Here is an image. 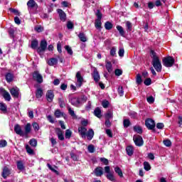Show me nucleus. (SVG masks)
<instances>
[{"instance_id": "1", "label": "nucleus", "mask_w": 182, "mask_h": 182, "mask_svg": "<svg viewBox=\"0 0 182 182\" xmlns=\"http://www.w3.org/2000/svg\"><path fill=\"white\" fill-rule=\"evenodd\" d=\"M151 58H152V65L156 72H161V62L157 56V53L154 52V50H151Z\"/></svg>"}, {"instance_id": "2", "label": "nucleus", "mask_w": 182, "mask_h": 182, "mask_svg": "<svg viewBox=\"0 0 182 182\" xmlns=\"http://www.w3.org/2000/svg\"><path fill=\"white\" fill-rule=\"evenodd\" d=\"M164 66H166V68H171L173 65H174V62H176V60H174V58L171 56L166 57L162 60Z\"/></svg>"}, {"instance_id": "3", "label": "nucleus", "mask_w": 182, "mask_h": 182, "mask_svg": "<svg viewBox=\"0 0 182 182\" xmlns=\"http://www.w3.org/2000/svg\"><path fill=\"white\" fill-rule=\"evenodd\" d=\"M46 48H48V42L46 40H43L40 43V47L37 48L38 53H42V52H45L46 50Z\"/></svg>"}, {"instance_id": "4", "label": "nucleus", "mask_w": 182, "mask_h": 182, "mask_svg": "<svg viewBox=\"0 0 182 182\" xmlns=\"http://www.w3.org/2000/svg\"><path fill=\"white\" fill-rule=\"evenodd\" d=\"M105 173H107V178L110 181H116L114 178V176L112 172H110V166H105Z\"/></svg>"}, {"instance_id": "5", "label": "nucleus", "mask_w": 182, "mask_h": 182, "mask_svg": "<svg viewBox=\"0 0 182 182\" xmlns=\"http://www.w3.org/2000/svg\"><path fill=\"white\" fill-rule=\"evenodd\" d=\"M145 124L149 130H154V127H156V123L152 119H147L145 121Z\"/></svg>"}, {"instance_id": "6", "label": "nucleus", "mask_w": 182, "mask_h": 182, "mask_svg": "<svg viewBox=\"0 0 182 182\" xmlns=\"http://www.w3.org/2000/svg\"><path fill=\"white\" fill-rule=\"evenodd\" d=\"M75 77L77 79V87H81L82 85H83V82H84V79L83 77H82V73H80V71L77 72Z\"/></svg>"}, {"instance_id": "7", "label": "nucleus", "mask_w": 182, "mask_h": 182, "mask_svg": "<svg viewBox=\"0 0 182 182\" xmlns=\"http://www.w3.org/2000/svg\"><path fill=\"white\" fill-rule=\"evenodd\" d=\"M33 78L36 80L38 83H42L43 82V77L39 73V71H35L33 73Z\"/></svg>"}, {"instance_id": "8", "label": "nucleus", "mask_w": 182, "mask_h": 182, "mask_svg": "<svg viewBox=\"0 0 182 182\" xmlns=\"http://www.w3.org/2000/svg\"><path fill=\"white\" fill-rule=\"evenodd\" d=\"M133 140L136 144V146H138L139 147H141V146L143 145V138L140 136V135H134L133 137Z\"/></svg>"}, {"instance_id": "9", "label": "nucleus", "mask_w": 182, "mask_h": 182, "mask_svg": "<svg viewBox=\"0 0 182 182\" xmlns=\"http://www.w3.org/2000/svg\"><path fill=\"white\" fill-rule=\"evenodd\" d=\"M14 132L16 134H18V136H25V133L22 131V128H21V125L19 124L14 126Z\"/></svg>"}, {"instance_id": "10", "label": "nucleus", "mask_w": 182, "mask_h": 182, "mask_svg": "<svg viewBox=\"0 0 182 182\" xmlns=\"http://www.w3.org/2000/svg\"><path fill=\"white\" fill-rule=\"evenodd\" d=\"M57 12L60 16V21H62V22H65L66 21V14L65 13V11H63V10L59 9L57 10Z\"/></svg>"}, {"instance_id": "11", "label": "nucleus", "mask_w": 182, "mask_h": 182, "mask_svg": "<svg viewBox=\"0 0 182 182\" xmlns=\"http://www.w3.org/2000/svg\"><path fill=\"white\" fill-rule=\"evenodd\" d=\"M27 6H28V9H33L34 8H36V9H37L38 4H36L35 2V0H29L27 2Z\"/></svg>"}, {"instance_id": "12", "label": "nucleus", "mask_w": 182, "mask_h": 182, "mask_svg": "<svg viewBox=\"0 0 182 182\" xmlns=\"http://www.w3.org/2000/svg\"><path fill=\"white\" fill-rule=\"evenodd\" d=\"M46 97L47 100L50 103L53 100V97H55V95H53V91L48 90L46 95Z\"/></svg>"}, {"instance_id": "13", "label": "nucleus", "mask_w": 182, "mask_h": 182, "mask_svg": "<svg viewBox=\"0 0 182 182\" xmlns=\"http://www.w3.org/2000/svg\"><path fill=\"white\" fill-rule=\"evenodd\" d=\"M10 93L13 97H19V88L13 87L10 90Z\"/></svg>"}, {"instance_id": "14", "label": "nucleus", "mask_w": 182, "mask_h": 182, "mask_svg": "<svg viewBox=\"0 0 182 182\" xmlns=\"http://www.w3.org/2000/svg\"><path fill=\"white\" fill-rule=\"evenodd\" d=\"M94 173L96 176V177H102V176H103V168L98 166L97 167Z\"/></svg>"}, {"instance_id": "15", "label": "nucleus", "mask_w": 182, "mask_h": 182, "mask_svg": "<svg viewBox=\"0 0 182 182\" xmlns=\"http://www.w3.org/2000/svg\"><path fill=\"white\" fill-rule=\"evenodd\" d=\"M55 133L59 139V140L63 141L65 140V136H63V131L60 128L55 129Z\"/></svg>"}, {"instance_id": "16", "label": "nucleus", "mask_w": 182, "mask_h": 182, "mask_svg": "<svg viewBox=\"0 0 182 182\" xmlns=\"http://www.w3.org/2000/svg\"><path fill=\"white\" fill-rule=\"evenodd\" d=\"M86 132H87V129H86L85 127H80L78 128V132L82 139H86Z\"/></svg>"}, {"instance_id": "17", "label": "nucleus", "mask_w": 182, "mask_h": 182, "mask_svg": "<svg viewBox=\"0 0 182 182\" xmlns=\"http://www.w3.org/2000/svg\"><path fill=\"white\" fill-rule=\"evenodd\" d=\"M1 95L5 100H7V102L11 101V95L6 90H1Z\"/></svg>"}, {"instance_id": "18", "label": "nucleus", "mask_w": 182, "mask_h": 182, "mask_svg": "<svg viewBox=\"0 0 182 182\" xmlns=\"http://www.w3.org/2000/svg\"><path fill=\"white\" fill-rule=\"evenodd\" d=\"M71 105L73 106H75L76 107H79V105H80V101H79V97H73L70 100Z\"/></svg>"}, {"instance_id": "19", "label": "nucleus", "mask_w": 182, "mask_h": 182, "mask_svg": "<svg viewBox=\"0 0 182 182\" xmlns=\"http://www.w3.org/2000/svg\"><path fill=\"white\" fill-rule=\"evenodd\" d=\"M92 77L95 80V82H99L100 80V75H99V72L97 71V69L95 68L93 73H92Z\"/></svg>"}, {"instance_id": "20", "label": "nucleus", "mask_w": 182, "mask_h": 182, "mask_svg": "<svg viewBox=\"0 0 182 182\" xmlns=\"http://www.w3.org/2000/svg\"><path fill=\"white\" fill-rule=\"evenodd\" d=\"M105 68L108 73H112V72H113V65H112V62L106 61Z\"/></svg>"}, {"instance_id": "21", "label": "nucleus", "mask_w": 182, "mask_h": 182, "mask_svg": "<svg viewBox=\"0 0 182 182\" xmlns=\"http://www.w3.org/2000/svg\"><path fill=\"white\" fill-rule=\"evenodd\" d=\"M87 140H92L93 139V136H95V132L92 129H90L88 132L86 134Z\"/></svg>"}, {"instance_id": "22", "label": "nucleus", "mask_w": 182, "mask_h": 182, "mask_svg": "<svg viewBox=\"0 0 182 182\" xmlns=\"http://www.w3.org/2000/svg\"><path fill=\"white\" fill-rule=\"evenodd\" d=\"M42 96H43V90L41 87L37 88L36 91V97L37 99H41Z\"/></svg>"}, {"instance_id": "23", "label": "nucleus", "mask_w": 182, "mask_h": 182, "mask_svg": "<svg viewBox=\"0 0 182 182\" xmlns=\"http://www.w3.org/2000/svg\"><path fill=\"white\" fill-rule=\"evenodd\" d=\"M9 174H11V173L9 172V168H8V167H4L1 174L3 178H6V177L9 176Z\"/></svg>"}, {"instance_id": "24", "label": "nucleus", "mask_w": 182, "mask_h": 182, "mask_svg": "<svg viewBox=\"0 0 182 182\" xmlns=\"http://www.w3.org/2000/svg\"><path fill=\"white\" fill-rule=\"evenodd\" d=\"M48 65L49 66H55V65H58V59L55 58H52L48 60Z\"/></svg>"}, {"instance_id": "25", "label": "nucleus", "mask_w": 182, "mask_h": 182, "mask_svg": "<svg viewBox=\"0 0 182 182\" xmlns=\"http://www.w3.org/2000/svg\"><path fill=\"white\" fill-rule=\"evenodd\" d=\"M94 114L95 116H96V117H98V119H100V117H102V110L100 109V108L99 107L95 108V109L94 110Z\"/></svg>"}, {"instance_id": "26", "label": "nucleus", "mask_w": 182, "mask_h": 182, "mask_svg": "<svg viewBox=\"0 0 182 182\" xmlns=\"http://www.w3.org/2000/svg\"><path fill=\"white\" fill-rule=\"evenodd\" d=\"M24 134H29V133H31V130H32V127L31 126V124L28 123L25 127H24Z\"/></svg>"}, {"instance_id": "27", "label": "nucleus", "mask_w": 182, "mask_h": 182, "mask_svg": "<svg viewBox=\"0 0 182 182\" xmlns=\"http://www.w3.org/2000/svg\"><path fill=\"white\" fill-rule=\"evenodd\" d=\"M78 38H80V40L81 42H87V38H86V35L84 33H80L78 35Z\"/></svg>"}, {"instance_id": "28", "label": "nucleus", "mask_w": 182, "mask_h": 182, "mask_svg": "<svg viewBox=\"0 0 182 182\" xmlns=\"http://www.w3.org/2000/svg\"><path fill=\"white\" fill-rule=\"evenodd\" d=\"M48 167L49 169L51 170V171H53V173H55V174H57V176H59V171H58L56 169L57 168L56 166H52L50 164H47Z\"/></svg>"}, {"instance_id": "29", "label": "nucleus", "mask_w": 182, "mask_h": 182, "mask_svg": "<svg viewBox=\"0 0 182 182\" xmlns=\"http://www.w3.org/2000/svg\"><path fill=\"white\" fill-rule=\"evenodd\" d=\"M17 168L20 170V171L25 170V166L21 161H17Z\"/></svg>"}, {"instance_id": "30", "label": "nucleus", "mask_w": 182, "mask_h": 182, "mask_svg": "<svg viewBox=\"0 0 182 182\" xmlns=\"http://www.w3.org/2000/svg\"><path fill=\"white\" fill-rule=\"evenodd\" d=\"M127 150V154H128V156H133V146H129L127 147L126 149Z\"/></svg>"}, {"instance_id": "31", "label": "nucleus", "mask_w": 182, "mask_h": 182, "mask_svg": "<svg viewBox=\"0 0 182 182\" xmlns=\"http://www.w3.org/2000/svg\"><path fill=\"white\" fill-rule=\"evenodd\" d=\"M54 114L55 117H58V118L61 117V116L63 117H65V116H66L65 114H63V112H60L59 109L55 110Z\"/></svg>"}, {"instance_id": "32", "label": "nucleus", "mask_w": 182, "mask_h": 182, "mask_svg": "<svg viewBox=\"0 0 182 182\" xmlns=\"http://www.w3.org/2000/svg\"><path fill=\"white\" fill-rule=\"evenodd\" d=\"M105 28L107 31H110L113 28V24L110 21H107L105 24Z\"/></svg>"}, {"instance_id": "33", "label": "nucleus", "mask_w": 182, "mask_h": 182, "mask_svg": "<svg viewBox=\"0 0 182 182\" xmlns=\"http://www.w3.org/2000/svg\"><path fill=\"white\" fill-rule=\"evenodd\" d=\"M38 45H39L38 40H33V41H31V48L32 49H36V48H38Z\"/></svg>"}, {"instance_id": "34", "label": "nucleus", "mask_w": 182, "mask_h": 182, "mask_svg": "<svg viewBox=\"0 0 182 182\" xmlns=\"http://www.w3.org/2000/svg\"><path fill=\"white\" fill-rule=\"evenodd\" d=\"M95 25L97 29H102V20H95Z\"/></svg>"}, {"instance_id": "35", "label": "nucleus", "mask_w": 182, "mask_h": 182, "mask_svg": "<svg viewBox=\"0 0 182 182\" xmlns=\"http://www.w3.org/2000/svg\"><path fill=\"white\" fill-rule=\"evenodd\" d=\"M144 168L146 170V171H149V170H151V166L149 162L145 161L144 162Z\"/></svg>"}, {"instance_id": "36", "label": "nucleus", "mask_w": 182, "mask_h": 182, "mask_svg": "<svg viewBox=\"0 0 182 182\" xmlns=\"http://www.w3.org/2000/svg\"><path fill=\"white\" fill-rule=\"evenodd\" d=\"M114 171L115 173H117V174H118L119 176L123 177V172L122 171V169H120V168H119L118 166L115 167Z\"/></svg>"}, {"instance_id": "37", "label": "nucleus", "mask_w": 182, "mask_h": 182, "mask_svg": "<svg viewBox=\"0 0 182 182\" xmlns=\"http://www.w3.org/2000/svg\"><path fill=\"white\" fill-rule=\"evenodd\" d=\"M13 79H14V75H12L11 73H7L6 75V80L7 82H12Z\"/></svg>"}, {"instance_id": "38", "label": "nucleus", "mask_w": 182, "mask_h": 182, "mask_svg": "<svg viewBox=\"0 0 182 182\" xmlns=\"http://www.w3.org/2000/svg\"><path fill=\"white\" fill-rule=\"evenodd\" d=\"M68 113L70 114L71 117H73V119H77L76 114H75V111H73L72 108L68 107Z\"/></svg>"}, {"instance_id": "39", "label": "nucleus", "mask_w": 182, "mask_h": 182, "mask_svg": "<svg viewBox=\"0 0 182 182\" xmlns=\"http://www.w3.org/2000/svg\"><path fill=\"white\" fill-rule=\"evenodd\" d=\"M134 130L139 134H141V133H143V129H141V127L139 126H135L134 127Z\"/></svg>"}, {"instance_id": "40", "label": "nucleus", "mask_w": 182, "mask_h": 182, "mask_svg": "<svg viewBox=\"0 0 182 182\" xmlns=\"http://www.w3.org/2000/svg\"><path fill=\"white\" fill-rule=\"evenodd\" d=\"M117 31H119L121 36H124V30L123 29V27H122V26H117Z\"/></svg>"}, {"instance_id": "41", "label": "nucleus", "mask_w": 182, "mask_h": 182, "mask_svg": "<svg viewBox=\"0 0 182 182\" xmlns=\"http://www.w3.org/2000/svg\"><path fill=\"white\" fill-rule=\"evenodd\" d=\"M87 100V97L86 96H82L80 98H79L80 105H83V103H86Z\"/></svg>"}, {"instance_id": "42", "label": "nucleus", "mask_w": 182, "mask_h": 182, "mask_svg": "<svg viewBox=\"0 0 182 182\" xmlns=\"http://www.w3.org/2000/svg\"><path fill=\"white\" fill-rule=\"evenodd\" d=\"M106 119L110 120V119L113 118V112L108 111L105 114Z\"/></svg>"}, {"instance_id": "43", "label": "nucleus", "mask_w": 182, "mask_h": 182, "mask_svg": "<svg viewBox=\"0 0 182 182\" xmlns=\"http://www.w3.org/2000/svg\"><path fill=\"white\" fill-rule=\"evenodd\" d=\"M137 85H141V82H143V80L141 79V75L140 74L136 75V80Z\"/></svg>"}, {"instance_id": "44", "label": "nucleus", "mask_w": 182, "mask_h": 182, "mask_svg": "<svg viewBox=\"0 0 182 182\" xmlns=\"http://www.w3.org/2000/svg\"><path fill=\"white\" fill-rule=\"evenodd\" d=\"M29 143L30 145L32 146L33 147H36V146L38 145V141H36V139H31Z\"/></svg>"}, {"instance_id": "45", "label": "nucleus", "mask_w": 182, "mask_h": 182, "mask_svg": "<svg viewBox=\"0 0 182 182\" xmlns=\"http://www.w3.org/2000/svg\"><path fill=\"white\" fill-rule=\"evenodd\" d=\"M126 25H127V32L132 31V28L133 27V26L132 25V23L130 21H127Z\"/></svg>"}, {"instance_id": "46", "label": "nucleus", "mask_w": 182, "mask_h": 182, "mask_svg": "<svg viewBox=\"0 0 182 182\" xmlns=\"http://www.w3.org/2000/svg\"><path fill=\"white\" fill-rule=\"evenodd\" d=\"M95 15H96V16L97 18V20L102 21V14L100 12V10L97 9Z\"/></svg>"}, {"instance_id": "47", "label": "nucleus", "mask_w": 182, "mask_h": 182, "mask_svg": "<svg viewBox=\"0 0 182 182\" xmlns=\"http://www.w3.org/2000/svg\"><path fill=\"white\" fill-rule=\"evenodd\" d=\"M70 137H72V131L67 129L65 131V139H70Z\"/></svg>"}, {"instance_id": "48", "label": "nucleus", "mask_w": 182, "mask_h": 182, "mask_svg": "<svg viewBox=\"0 0 182 182\" xmlns=\"http://www.w3.org/2000/svg\"><path fill=\"white\" fill-rule=\"evenodd\" d=\"M65 50H67L68 55H73V50H72V48L69 46H65Z\"/></svg>"}, {"instance_id": "49", "label": "nucleus", "mask_w": 182, "mask_h": 182, "mask_svg": "<svg viewBox=\"0 0 182 182\" xmlns=\"http://www.w3.org/2000/svg\"><path fill=\"white\" fill-rule=\"evenodd\" d=\"M7 145L8 142H6V140H0V147H6Z\"/></svg>"}, {"instance_id": "50", "label": "nucleus", "mask_w": 182, "mask_h": 182, "mask_svg": "<svg viewBox=\"0 0 182 182\" xmlns=\"http://www.w3.org/2000/svg\"><path fill=\"white\" fill-rule=\"evenodd\" d=\"M26 150L28 154H33V149H31L28 145L26 146Z\"/></svg>"}, {"instance_id": "51", "label": "nucleus", "mask_w": 182, "mask_h": 182, "mask_svg": "<svg viewBox=\"0 0 182 182\" xmlns=\"http://www.w3.org/2000/svg\"><path fill=\"white\" fill-rule=\"evenodd\" d=\"M114 73L115 76H121V75H123V70L121 69H116Z\"/></svg>"}, {"instance_id": "52", "label": "nucleus", "mask_w": 182, "mask_h": 182, "mask_svg": "<svg viewBox=\"0 0 182 182\" xmlns=\"http://www.w3.org/2000/svg\"><path fill=\"white\" fill-rule=\"evenodd\" d=\"M124 127L127 128L130 126V120L129 119H124L123 122Z\"/></svg>"}, {"instance_id": "53", "label": "nucleus", "mask_w": 182, "mask_h": 182, "mask_svg": "<svg viewBox=\"0 0 182 182\" xmlns=\"http://www.w3.org/2000/svg\"><path fill=\"white\" fill-rule=\"evenodd\" d=\"M89 153H95V146L90 144L87 147Z\"/></svg>"}, {"instance_id": "54", "label": "nucleus", "mask_w": 182, "mask_h": 182, "mask_svg": "<svg viewBox=\"0 0 182 182\" xmlns=\"http://www.w3.org/2000/svg\"><path fill=\"white\" fill-rule=\"evenodd\" d=\"M75 25L72 21H68L67 22V28L68 29H73Z\"/></svg>"}, {"instance_id": "55", "label": "nucleus", "mask_w": 182, "mask_h": 182, "mask_svg": "<svg viewBox=\"0 0 182 182\" xmlns=\"http://www.w3.org/2000/svg\"><path fill=\"white\" fill-rule=\"evenodd\" d=\"M58 103L60 105V107L61 108L65 107V106H66V105L65 104V101H63L62 98L58 99Z\"/></svg>"}, {"instance_id": "56", "label": "nucleus", "mask_w": 182, "mask_h": 182, "mask_svg": "<svg viewBox=\"0 0 182 182\" xmlns=\"http://www.w3.org/2000/svg\"><path fill=\"white\" fill-rule=\"evenodd\" d=\"M118 93L119 96H123L124 95V91L123 90V87L119 86L118 87Z\"/></svg>"}, {"instance_id": "57", "label": "nucleus", "mask_w": 182, "mask_h": 182, "mask_svg": "<svg viewBox=\"0 0 182 182\" xmlns=\"http://www.w3.org/2000/svg\"><path fill=\"white\" fill-rule=\"evenodd\" d=\"M164 144L166 146V147H170V146H171V141L169 139L164 140Z\"/></svg>"}, {"instance_id": "58", "label": "nucleus", "mask_w": 182, "mask_h": 182, "mask_svg": "<svg viewBox=\"0 0 182 182\" xmlns=\"http://www.w3.org/2000/svg\"><path fill=\"white\" fill-rule=\"evenodd\" d=\"M144 85H146V86H150L151 85V78H146L144 82Z\"/></svg>"}, {"instance_id": "59", "label": "nucleus", "mask_w": 182, "mask_h": 182, "mask_svg": "<svg viewBox=\"0 0 182 182\" xmlns=\"http://www.w3.org/2000/svg\"><path fill=\"white\" fill-rule=\"evenodd\" d=\"M0 110L1 112H6V105L4 103H0Z\"/></svg>"}, {"instance_id": "60", "label": "nucleus", "mask_w": 182, "mask_h": 182, "mask_svg": "<svg viewBox=\"0 0 182 182\" xmlns=\"http://www.w3.org/2000/svg\"><path fill=\"white\" fill-rule=\"evenodd\" d=\"M102 106L105 109L109 107V101H107V100H104V101H102Z\"/></svg>"}, {"instance_id": "61", "label": "nucleus", "mask_w": 182, "mask_h": 182, "mask_svg": "<svg viewBox=\"0 0 182 182\" xmlns=\"http://www.w3.org/2000/svg\"><path fill=\"white\" fill-rule=\"evenodd\" d=\"M109 53L111 56H116V47H112Z\"/></svg>"}, {"instance_id": "62", "label": "nucleus", "mask_w": 182, "mask_h": 182, "mask_svg": "<svg viewBox=\"0 0 182 182\" xmlns=\"http://www.w3.org/2000/svg\"><path fill=\"white\" fill-rule=\"evenodd\" d=\"M9 11H11V12H13V14L18 15V16L21 15V13H19V11L17 9L10 8Z\"/></svg>"}, {"instance_id": "63", "label": "nucleus", "mask_w": 182, "mask_h": 182, "mask_svg": "<svg viewBox=\"0 0 182 182\" xmlns=\"http://www.w3.org/2000/svg\"><path fill=\"white\" fill-rule=\"evenodd\" d=\"M33 127L35 132H38V130H39V124L36 122L33 123Z\"/></svg>"}, {"instance_id": "64", "label": "nucleus", "mask_w": 182, "mask_h": 182, "mask_svg": "<svg viewBox=\"0 0 182 182\" xmlns=\"http://www.w3.org/2000/svg\"><path fill=\"white\" fill-rule=\"evenodd\" d=\"M146 100L148 103H154V97H153V96L148 97Z\"/></svg>"}]
</instances>
